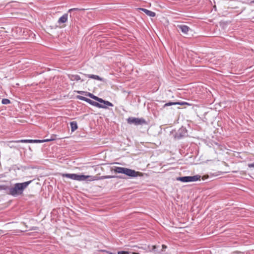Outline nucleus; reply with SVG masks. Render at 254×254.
<instances>
[{
    "mask_svg": "<svg viewBox=\"0 0 254 254\" xmlns=\"http://www.w3.org/2000/svg\"><path fill=\"white\" fill-rule=\"evenodd\" d=\"M98 97H97V96H95V95H93V96H92V98H91L96 101V100H97V98H98Z\"/></svg>",
    "mask_w": 254,
    "mask_h": 254,
    "instance_id": "nucleus-30",
    "label": "nucleus"
},
{
    "mask_svg": "<svg viewBox=\"0 0 254 254\" xmlns=\"http://www.w3.org/2000/svg\"><path fill=\"white\" fill-rule=\"evenodd\" d=\"M10 103V101L8 99H2L1 101V103L4 105L8 104Z\"/></svg>",
    "mask_w": 254,
    "mask_h": 254,
    "instance_id": "nucleus-21",
    "label": "nucleus"
},
{
    "mask_svg": "<svg viewBox=\"0 0 254 254\" xmlns=\"http://www.w3.org/2000/svg\"><path fill=\"white\" fill-rule=\"evenodd\" d=\"M85 76H87L88 78L94 79L95 80H99V81H104V79L103 78H101L98 75H94V74H85Z\"/></svg>",
    "mask_w": 254,
    "mask_h": 254,
    "instance_id": "nucleus-10",
    "label": "nucleus"
},
{
    "mask_svg": "<svg viewBox=\"0 0 254 254\" xmlns=\"http://www.w3.org/2000/svg\"><path fill=\"white\" fill-rule=\"evenodd\" d=\"M130 254H138L137 253H131L130 252Z\"/></svg>",
    "mask_w": 254,
    "mask_h": 254,
    "instance_id": "nucleus-32",
    "label": "nucleus"
},
{
    "mask_svg": "<svg viewBox=\"0 0 254 254\" xmlns=\"http://www.w3.org/2000/svg\"><path fill=\"white\" fill-rule=\"evenodd\" d=\"M102 106H106L107 105H105L104 104H102Z\"/></svg>",
    "mask_w": 254,
    "mask_h": 254,
    "instance_id": "nucleus-36",
    "label": "nucleus"
},
{
    "mask_svg": "<svg viewBox=\"0 0 254 254\" xmlns=\"http://www.w3.org/2000/svg\"><path fill=\"white\" fill-rule=\"evenodd\" d=\"M253 2L254 3V0Z\"/></svg>",
    "mask_w": 254,
    "mask_h": 254,
    "instance_id": "nucleus-37",
    "label": "nucleus"
},
{
    "mask_svg": "<svg viewBox=\"0 0 254 254\" xmlns=\"http://www.w3.org/2000/svg\"><path fill=\"white\" fill-rule=\"evenodd\" d=\"M68 12L64 14L61 17L59 18L58 20V23L59 24V26L60 28H63L65 27V25L64 24L67 21L68 18Z\"/></svg>",
    "mask_w": 254,
    "mask_h": 254,
    "instance_id": "nucleus-6",
    "label": "nucleus"
},
{
    "mask_svg": "<svg viewBox=\"0 0 254 254\" xmlns=\"http://www.w3.org/2000/svg\"><path fill=\"white\" fill-rule=\"evenodd\" d=\"M127 123L130 124H134L135 125H142L145 123L144 119L136 118L134 117H129L127 120Z\"/></svg>",
    "mask_w": 254,
    "mask_h": 254,
    "instance_id": "nucleus-5",
    "label": "nucleus"
},
{
    "mask_svg": "<svg viewBox=\"0 0 254 254\" xmlns=\"http://www.w3.org/2000/svg\"><path fill=\"white\" fill-rule=\"evenodd\" d=\"M3 177L2 175H0V179L1 178Z\"/></svg>",
    "mask_w": 254,
    "mask_h": 254,
    "instance_id": "nucleus-34",
    "label": "nucleus"
},
{
    "mask_svg": "<svg viewBox=\"0 0 254 254\" xmlns=\"http://www.w3.org/2000/svg\"><path fill=\"white\" fill-rule=\"evenodd\" d=\"M112 170L116 173L124 174L132 178L143 176L142 174L139 172H136L134 170L121 167L115 166L113 168Z\"/></svg>",
    "mask_w": 254,
    "mask_h": 254,
    "instance_id": "nucleus-2",
    "label": "nucleus"
},
{
    "mask_svg": "<svg viewBox=\"0 0 254 254\" xmlns=\"http://www.w3.org/2000/svg\"><path fill=\"white\" fill-rule=\"evenodd\" d=\"M77 92L79 94H84L85 93L86 94V92L85 91H77Z\"/></svg>",
    "mask_w": 254,
    "mask_h": 254,
    "instance_id": "nucleus-29",
    "label": "nucleus"
},
{
    "mask_svg": "<svg viewBox=\"0 0 254 254\" xmlns=\"http://www.w3.org/2000/svg\"><path fill=\"white\" fill-rule=\"evenodd\" d=\"M96 101L99 102L100 103H103L105 105H107L108 106L113 107L114 106L113 104L112 103L110 102L109 101H105V100H103V99L100 98L99 97L97 98V100Z\"/></svg>",
    "mask_w": 254,
    "mask_h": 254,
    "instance_id": "nucleus-12",
    "label": "nucleus"
},
{
    "mask_svg": "<svg viewBox=\"0 0 254 254\" xmlns=\"http://www.w3.org/2000/svg\"><path fill=\"white\" fill-rule=\"evenodd\" d=\"M140 10L143 11L146 15L150 17H154L156 15V13L154 12L151 11L145 8H140Z\"/></svg>",
    "mask_w": 254,
    "mask_h": 254,
    "instance_id": "nucleus-11",
    "label": "nucleus"
},
{
    "mask_svg": "<svg viewBox=\"0 0 254 254\" xmlns=\"http://www.w3.org/2000/svg\"><path fill=\"white\" fill-rule=\"evenodd\" d=\"M57 139V135L53 134L50 138L44 139V141H45V142H49L50 141L55 140Z\"/></svg>",
    "mask_w": 254,
    "mask_h": 254,
    "instance_id": "nucleus-17",
    "label": "nucleus"
},
{
    "mask_svg": "<svg viewBox=\"0 0 254 254\" xmlns=\"http://www.w3.org/2000/svg\"><path fill=\"white\" fill-rule=\"evenodd\" d=\"M176 104H177V105H190V104L189 103L185 102H177Z\"/></svg>",
    "mask_w": 254,
    "mask_h": 254,
    "instance_id": "nucleus-23",
    "label": "nucleus"
},
{
    "mask_svg": "<svg viewBox=\"0 0 254 254\" xmlns=\"http://www.w3.org/2000/svg\"><path fill=\"white\" fill-rule=\"evenodd\" d=\"M130 252L126 251H120L118 252V254H130Z\"/></svg>",
    "mask_w": 254,
    "mask_h": 254,
    "instance_id": "nucleus-25",
    "label": "nucleus"
},
{
    "mask_svg": "<svg viewBox=\"0 0 254 254\" xmlns=\"http://www.w3.org/2000/svg\"><path fill=\"white\" fill-rule=\"evenodd\" d=\"M175 105H177L176 102H169L168 103L165 104L163 106V108H165L166 107H167V106Z\"/></svg>",
    "mask_w": 254,
    "mask_h": 254,
    "instance_id": "nucleus-20",
    "label": "nucleus"
},
{
    "mask_svg": "<svg viewBox=\"0 0 254 254\" xmlns=\"http://www.w3.org/2000/svg\"><path fill=\"white\" fill-rule=\"evenodd\" d=\"M187 135V130L185 127L180 128L175 134V138L180 139Z\"/></svg>",
    "mask_w": 254,
    "mask_h": 254,
    "instance_id": "nucleus-7",
    "label": "nucleus"
},
{
    "mask_svg": "<svg viewBox=\"0 0 254 254\" xmlns=\"http://www.w3.org/2000/svg\"><path fill=\"white\" fill-rule=\"evenodd\" d=\"M93 94L91 93H89V92H86V94H85V95L89 97L90 98H92V96H93Z\"/></svg>",
    "mask_w": 254,
    "mask_h": 254,
    "instance_id": "nucleus-26",
    "label": "nucleus"
},
{
    "mask_svg": "<svg viewBox=\"0 0 254 254\" xmlns=\"http://www.w3.org/2000/svg\"><path fill=\"white\" fill-rule=\"evenodd\" d=\"M68 77L69 79L71 81L81 80V82H83L84 81V80L81 79L80 77L78 75L68 74Z\"/></svg>",
    "mask_w": 254,
    "mask_h": 254,
    "instance_id": "nucleus-9",
    "label": "nucleus"
},
{
    "mask_svg": "<svg viewBox=\"0 0 254 254\" xmlns=\"http://www.w3.org/2000/svg\"><path fill=\"white\" fill-rule=\"evenodd\" d=\"M162 251H164L167 248V246L165 245H162Z\"/></svg>",
    "mask_w": 254,
    "mask_h": 254,
    "instance_id": "nucleus-28",
    "label": "nucleus"
},
{
    "mask_svg": "<svg viewBox=\"0 0 254 254\" xmlns=\"http://www.w3.org/2000/svg\"><path fill=\"white\" fill-rule=\"evenodd\" d=\"M201 176L199 175H194L193 176H184L176 178V180L180 181L182 182L187 183L195 182L200 179Z\"/></svg>",
    "mask_w": 254,
    "mask_h": 254,
    "instance_id": "nucleus-4",
    "label": "nucleus"
},
{
    "mask_svg": "<svg viewBox=\"0 0 254 254\" xmlns=\"http://www.w3.org/2000/svg\"><path fill=\"white\" fill-rule=\"evenodd\" d=\"M76 98L78 99H79L80 100L84 101L88 103L90 105L92 104V101H93L92 100H91L90 99H88L87 98H86L85 97H83V96H80V95H77L76 96Z\"/></svg>",
    "mask_w": 254,
    "mask_h": 254,
    "instance_id": "nucleus-13",
    "label": "nucleus"
},
{
    "mask_svg": "<svg viewBox=\"0 0 254 254\" xmlns=\"http://www.w3.org/2000/svg\"><path fill=\"white\" fill-rule=\"evenodd\" d=\"M178 28H179L181 32L184 34H188V33L190 29L189 27L185 25H178Z\"/></svg>",
    "mask_w": 254,
    "mask_h": 254,
    "instance_id": "nucleus-8",
    "label": "nucleus"
},
{
    "mask_svg": "<svg viewBox=\"0 0 254 254\" xmlns=\"http://www.w3.org/2000/svg\"><path fill=\"white\" fill-rule=\"evenodd\" d=\"M31 182L32 181H29L21 183H16L13 187H9V192H7V193L13 196L21 195Z\"/></svg>",
    "mask_w": 254,
    "mask_h": 254,
    "instance_id": "nucleus-1",
    "label": "nucleus"
},
{
    "mask_svg": "<svg viewBox=\"0 0 254 254\" xmlns=\"http://www.w3.org/2000/svg\"><path fill=\"white\" fill-rule=\"evenodd\" d=\"M70 125L71 127V131L72 132L74 131L78 128L77 122L75 121L71 122L70 123Z\"/></svg>",
    "mask_w": 254,
    "mask_h": 254,
    "instance_id": "nucleus-14",
    "label": "nucleus"
},
{
    "mask_svg": "<svg viewBox=\"0 0 254 254\" xmlns=\"http://www.w3.org/2000/svg\"><path fill=\"white\" fill-rule=\"evenodd\" d=\"M9 187H8L6 185H0V190H4L7 191V192H9Z\"/></svg>",
    "mask_w": 254,
    "mask_h": 254,
    "instance_id": "nucleus-18",
    "label": "nucleus"
},
{
    "mask_svg": "<svg viewBox=\"0 0 254 254\" xmlns=\"http://www.w3.org/2000/svg\"><path fill=\"white\" fill-rule=\"evenodd\" d=\"M248 166L250 168H254V163H251L248 164Z\"/></svg>",
    "mask_w": 254,
    "mask_h": 254,
    "instance_id": "nucleus-27",
    "label": "nucleus"
},
{
    "mask_svg": "<svg viewBox=\"0 0 254 254\" xmlns=\"http://www.w3.org/2000/svg\"><path fill=\"white\" fill-rule=\"evenodd\" d=\"M102 178L104 179H111V178H120V179L123 178L121 176H110V175L104 176H103Z\"/></svg>",
    "mask_w": 254,
    "mask_h": 254,
    "instance_id": "nucleus-19",
    "label": "nucleus"
},
{
    "mask_svg": "<svg viewBox=\"0 0 254 254\" xmlns=\"http://www.w3.org/2000/svg\"><path fill=\"white\" fill-rule=\"evenodd\" d=\"M28 143H34L33 139H28Z\"/></svg>",
    "mask_w": 254,
    "mask_h": 254,
    "instance_id": "nucleus-31",
    "label": "nucleus"
},
{
    "mask_svg": "<svg viewBox=\"0 0 254 254\" xmlns=\"http://www.w3.org/2000/svg\"><path fill=\"white\" fill-rule=\"evenodd\" d=\"M45 142V141H44V139H43V140L33 139L34 143H42V142Z\"/></svg>",
    "mask_w": 254,
    "mask_h": 254,
    "instance_id": "nucleus-24",
    "label": "nucleus"
},
{
    "mask_svg": "<svg viewBox=\"0 0 254 254\" xmlns=\"http://www.w3.org/2000/svg\"><path fill=\"white\" fill-rule=\"evenodd\" d=\"M85 10V9H84V8H73L69 9L68 10V13H70V17H71V16H72L71 13L72 12H74V11L77 12V11H82V10Z\"/></svg>",
    "mask_w": 254,
    "mask_h": 254,
    "instance_id": "nucleus-15",
    "label": "nucleus"
},
{
    "mask_svg": "<svg viewBox=\"0 0 254 254\" xmlns=\"http://www.w3.org/2000/svg\"><path fill=\"white\" fill-rule=\"evenodd\" d=\"M62 176L67 178L71 179L73 180H77L79 181H84L87 179L90 178L89 181H93V177L91 176H86L84 175H77L76 174H63Z\"/></svg>",
    "mask_w": 254,
    "mask_h": 254,
    "instance_id": "nucleus-3",
    "label": "nucleus"
},
{
    "mask_svg": "<svg viewBox=\"0 0 254 254\" xmlns=\"http://www.w3.org/2000/svg\"><path fill=\"white\" fill-rule=\"evenodd\" d=\"M92 106H94L95 107H96L97 108H104V109H106L107 108V106H102V104H100L99 103H98V102H96L95 101H92V104H91Z\"/></svg>",
    "mask_w": 254,
    "mask_h": 254,
    "instance_id": "nucleus-16",
    "label": "nucleus"
},
{
    "mask_svg": "<svg viewBox=\"0 0 254 254\" xmlns=\"http://www.w3.org/2000/svg\"><path fill=\"white\" fill-rule=\"evenodd\" d=\"M156 249V246L153 247V249L155 250Z\"/></svg>",
    "mask_w": 254,
    "mask_h": 254,
    "instance_id": "nucleus-35",
    "label": "nucleus"
},
{
    "mask_svg": "<svg viewBox=\"0 0 254 254\" xmlns=\"http://www.w3.org/2000/svg\"><path fill=\"white\" fill-rule=\"evenodd\" d=\"M13 142H16V143H19V142L28 143V139L18 140L13 141Z\"/></svg>",
    "mask_w": 254,
    "mask_h": 254,
    "instance_id": "nucleus-22",
    "label": "nucleus"
},
{
    "mask_svg": "<svg viewBox=\"0 0 254 254\" xmlns=\"http://www.w3.org/2000/svg\"><path fill=\"white\" fill-rule=\"evenodd\" d=\"M110 254H118V253L116 254V253H110Z\"/></svg>",
    "mask_w": 254,
    "mask_h": 254,
    "instance_id": "nucleus-33",
    "label": "nucleus"
}]
</instances>
